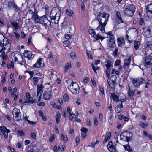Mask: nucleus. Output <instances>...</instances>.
<instances>
[{"mask_svg":"<svg viewBox=\"0 0 152 152\" xmlns=\"http://www.w3.org/2000/svg\"><path fill=\"white\" fill-rule=\"evenodd\" d=\"M109 14L105 13H99L93 21L94 23L98 22L99 24L98 27L96 28L97 30H100L102 33H105V27L108 21Z\"/></svg>","mask_w":152,"mask_h":152,"instance_id":"nucleus-1","label":"nucleus"},{"mask_svg":"<svg viewBox=\"0 0 152 152\" xmlns=\"http://www.w3.org/2000/svg\"><path fill=\"white\" fill-rule=\"evenodd\" d=\"M61 15V12L60 9L58 7L53 8L50 15L52 23L53 24H57Z\"/></svg>","mask_w":152,"mask_h":152,"instance_id":"nucleus-2","label":"nucleus"},{"mask_svg":"<svg viewBox=\"0 0 152 152\" xmlns=\"http://www.w3.org/2000/svg\"><path fill=\"white\" fill-rule=\"evenodd\" d=\"M3 44L4 45L3 48L1 49L0 50V53L1 52H3L4 53H9L10 51L11 45L7 38H4L3 39Z\"/></svg>","mask_w":152,"mask_h":152,"instance_id":"nucleus-3","label":"nucleus"},{"mask_svg":"<svg viewBox=\"0 0 152 152\" xmlns=\"http://www.w3.org/2000/svg\"><path fill=\"white\" fill-rule=\"evenodd\" d=\"M135 8L134 5L131 4H128L126 6L124 12L129 16H132L135 12Z\"/></svg>","mask_w":152,"mask_h":152,"instance_id":"nucleus-4","label":"nucleus"},{"mask_svg":"<svg viewBox=\"0 0 152 152\" xmlns=\"http://www.w3.org/2000/svg\"><path fill=\"white\" fill-rule=\"evenodd\" d=\"M68 89L74 94L79 93L80 88L77 83L75 82H72L68 87Z\"/></svg>","mask_w":152,"mask_h":152,"instance_id":"nucleus-5","label":"nucleus"},{"mask_svg":"<svg viewBox=\"0 0 152 152\" xmlns=\"http://www.w3.org/2000/svg\"><path fill=\"white\" fill-rule=\"evenodd\" d=\"M142 63L147 68L152 66V56L150 55L146 56L143 58Z\"/></svg>","mask_w":152,"mask_h":152,"instance_id":"nucleus-6","label":"nucleus"},{"mask_svg":"<svg viewBox=\"0 0 152 152\" xmlns=\"http://www.w3.org/2000/svg\"><path fill=\"white\" fill-rule=\"evenodd\" d=\"M132 136V133L130 132H124L120 134L121 139L127 142L129 141L131 139Z\"/></svg>","mask_w":152,"mask_h":152,"instance_id":"nucleus-7","label":"nucleus"},{"mask_svg":"<svg viewBox=\"0 0 152 152\" xmlns=\"http://www.w3.org/2000/svg\"><path fill=\"white\" fill-rule=\"evenodd\" d=\"M145 80L142 78H134L132 80V83L136 88H139L140 85L145 83Z\"/></svg>","mask_w":152,"mask_h":152,"instance_id":"nucleus-8","label":"nucleus"},{"mask_svg":"<svg viewBox=\"0 0 152 152\" xmlns=\"http://www.w3.org/2000/svg\"><path fill=\"white\" fill-rule=\"evenodd\" d=\"M142 34L147 37H152V26L147 27L143 28Z\"/></svg>","mask_w":152,"mask_h":152,"instance_id":"nucleus-9","label":"nucleus"},{"mask_svg":"<svg viewBox=\"0 0 152 152\" xmlns=\"http://www.w3.org/2000/svg\"><path fill=\"white\" fill-rule=\"evenodd\" d=\"M13 119L18 121L21 119V113L20 110L16 108L14 109L12 111Z\"/></svg>","mask_w":152,"mask_h":152,"instance_id":"nucleus-10","label":"nucleus"},{"mask_svg":"<svg viewBox=\"0 0 152 152\" xmlns=\"http://www.w3.org/2000/svg\"><path fill=\"white\" fill-rule=\"evenodd\" d=\"M41 24L44 25L48 27L51 26V22L45 16H43L41 17Z\"/></svg>","mask_w":152,"mask_h":152,"instance_id":"nucleus-11","label":"nucleus"},{"mask_svg":"<svg viewBox=\"0 0 152 152\" xmlns=\"http://www.w3.org/2000/svg\"><path fill=\"white\" fill-rule=\"evenodd\" d=\"M12 55H13V58L14 59L15 62H19L18 61V59L20 61L23 60L22 56L18 51L14 52L12 53Z\"/></svg>","mask_w":152,"mask_h":152,"instance_id":"nucleus-12","label":"nucleus"},{"mask_svg":"<svg viewBox=\"0 0 152 152\" xmlns=\"http://www.w3.org/2000/svg\"><path fill=\"white\" fill-rule=\"evenodd\" d=\"M107 46L109 48H114L116 46L114 38H113V37H110V39L107 41Z\"/></svg>","mask_w":152,"mask_h":152,"instance_id":"nucleus-13","label":"nucleus"},{"mask_svg":"<svg viewBox=\"0 0 152 152\" xmlns=\"http://www.w3.org/2000/svg\"><path fill=\"white\" fill-rule=\"evenodd\" d=\"M146 12L149 18H152V4L148 5L146 8Z\"/></svg>","mask_w":152,"mask_h":152,"instance_id":"nucleus-14","label":"nucleus"},{"mask_svg":"<svg viewBox=\"0 0 152 152\" xmlns=\"http://www.w3.org/2000/svg\"><path fill=\"white\" fill-rule=\"evenodd\" d=\"M0 130L1 131L5 138L6 139H7L8 138V133L10 132V130L4 126L0 127Z\"/></svg>","mask_w":152,"mask_h":152,"instance_id":"nucleus-15","label":"nucleus"},{"mask_svg":"<svg viewBox=\"0 0 152 152\" xmlns=\"http://www.w3.org/2000/svg\"><path fill=\"white\" fill-rule=\"evenodd\" d=\"M116 14V20L117 23L118 24L122 23L123 20L121 18V15L120 12L119 11H115Z\"/></svg>","mask_w":152,"mask_h":152,"instance_id":"nucleus-16","label":"nucleus"},{"mask_svg":"<svg viewBox=\"0 0 152 152\" xmlns=\"http://www.w3.org/2000/svg\"><path fill=\"white\" fill-rule=\"evenodd\" d=\"M43 98L45 100H49L52 97L51 91L49 90L45 91L43 94Z\"/></svg>","mask_w":152,"mask_h":152,"instance_id":"nucleus-17","label":"nucleus"},{"mask_svg":"<svg viewBox=\"0 0 152 152\" xmlns=\"http://www.w3.org/2000/svg\"><path fill=\"white\" fill-rule=\"evenodd\" d=\"M131 61V58H129L127 59H125L124 60V63L123 68L124 69H127L129 68V65L130 64Z\"/></svg>","mask_w":152,"mask_h":152,"instance_id":"nucleus-18","label":"nucleus"},{"mask_svg":"<svg viewBox=\"0 0 152 152\" xmlns=\"http://www.w3.org/2000/svg\"><path fill=\"white\" fill-rule=\"evenodd\" d=\"M43 58H39L37 60V62L34 64L33 67L34 68H40L43 66V64L42 63V61Z\"/></svg>","mask_w":152,"mask_h":152,"instance_id":"nucleus-19","label":"nucleus"},{"mask_svg":"<svg viewBox=\"0 0 152 152\" xmlns=\"http://www.w3.org/2000/svg\"><path fill=\"white\" fill-rule=\"evenodd\" d=\"M126 38L129 42L132 43L133 42H134V48L136 50H137L139 48V46L140 44V42L139 41H134L132 40H130L129 39V36L127 34L126 35Z\"/></svg>","mask_w":152,"mask_h":152,"instance_id":"nucleus-20","label":"nucleus"},{"mask_svg":"<svg viewBox=\"0 0 152 152\" xmlns=\"http://www.w3.org/2000/svg\"><path fill=\"white\" fill-rule=\"evenodd\" d=\"M112 141L110 142L107 145V148L110 152H115L116 148L115 145H113Z\"/></svg>","mask_w":152,"mask_h":152,"instance_id":"nucleus-21","label":"nucleus"},{"mask_svg":"<svg viewBox=\"0 0 152 152\" xmlns=\"http://www.w3.org/2000/svg\"><path fill=\"white\" fill-rule=\"evenodd\" d=\"M24 56L25 57L27 58L28 59H31L34 58V56L33 57L32 52L28 50L24 51Z\"/></svg>","mask_w":152,"mask_h":152,"instance_id":"nucleus-22","label":"nucleus"},{"mask_svg":"<svg viewBox=\"0 0 152 152\" xmlns=\"http://www.w3.org/2000/svg\"><path fill=\"white\" fill-rule=\"evenodd\" d=\"M43 86L42 84H38L37 85V96H38V95L40 96V94H42L43 90L42 89L43 88Z\"/></svg>","mask_w":152,"mask_h":152,"instance_id":"nucleus-23","label":"nucleus"},{"mask_svg":"<svg viewBox=\"0 0 152 152\" xmlns=\"http://www.w3.org/2000/svg\"><path fill=\"white\" fill-rule=\"evenodd\" d=\"M8 6L9 8L10 9H12L14 8L18 10L19 9V7L15 4V2L13 1L9 2Z\"/></svg>","mask_w":152,"mask_h":152,"instance_id":"nucleus-24","label":"nucleus"},{"mask_svg":"<svg viewBox=\"0 0 152 152\" xmlns=\"http://www.w3.org/2000/svg\"><path fill=\"white\" fill-rule=\"evenodd\" d=\"M2 56V58H1L2 59V64H0L2 65H4L6 64L5 61L7 59L8 56L7 55L5 54V53L3 52H1V53H0V56Z\"/></svg>","mask_w":152,"mask_h":152,"instance_id":"nucleus-25","label":"nucleus"},{"mask_svg":"<svg viewBox=\"0 0 152 152\" xmlns=\"http://www.w3.org/2000/svg\"><path fill=\"white\" fill-rule=\"evenodd\" d=\"M118 44L119 46H122L124 45L125 41L123 37H121L117 39Z\"/></svg>","mask_w":152,"mask_h":152,"instance_id":"nucleus-26","label":"nucleus"},{"mask_svg":"<svg viewBox=\"0 0 152 152\" xmlns=\"http://www.w3.org/2000/svg\"><path fill=\"white\" fill-rule=\"evenodd\" d=\"M122 101H121V104L118 105L115 107V111L117 113H120L121 110V108L123 107L122 104Z\"/></svg>","mask_w":152,"mask_h":152,"instance_id":"nucleus-27","label":"nucleus"},{"mask_svg":"<svg viewBox=\"0 0 152 152\" xmlns=\"http://www.w3.org/2000/svg\"><path fill=\"white\" fill-rule=\"evenodd\" d=\"M129 88V91H128V95L130 97L132 96L136 95L135 94V91H137V90H131L130 86L128 85Z\"/></svg>","mask_w":152,"mask_h":152,"instance_id":"nucleus-28","label":"nucleus"},{"mask_svg":"<svg viewBox=\"0 0 152 152\" xmlns=\"http://www.w3.org/2000/svg\"><path fill=\"white\" fill-rule=\"evenodd\" d=\"M145 46L146 49L148 50H152V42H148Z\"/></svg>","mask_w":152,"mask_h":152,"instance_id":"nucleus-29","label":"nucleus"},{"mask_svg":"<svg viewBox=\"0 0 152 152\" xmlns=\"http://www.w3.org/2000/svg\"><path fill=\"white\" fill-rule=\"evenodd\" d=\"M35 5L34 4H33V10H34V12L31 14L32 15V17L31 18V19H33L35 17H36L37 15H38L37 12L36 10L35 9Z\"/></svg>","mask_w":152,"mask_h":152,"instance_id":"nucleus-30","label":"nucleus"},{"mask_svg":"<svg viewBox=\"0 0 152 152\" xmlns=\"http://www.w3.org/2000/svg\"><path fill=\"white\" fill-rule=\"evenodd\" d=\"M111 96H110V98H112V99L114 101L116 102H118V96L115 94L111 93Z\"/></svg>","mask_w":152,"mask_h":152,"instance_id":"nucleus-31","label":"nucleus"},{"mask_svg":"<svg viewBox=\"0 0 152 152\" xmlns=\"http://www.w3.org/2000/svg\"><path fill=\"white\" fill-rule=\"evenodd\" d=\"M72 67V66L71 65V63L70 62H69L67 63L66 65L65 66V72H66L68 71L69 69Z\"/></svg>","mask_w":152,"mask_h":152,"instance_id":"nucleus-32","label":"nucleus"},{"mask_svg":"<svg viewBox=\"0 0 152 152\" xmlns=\"http://www.w3.org/2000/svg\"><path fill=\"white\" fill-rule=\"evenodd\" d=\"M139 125L142 128L145 129L148 126V124L147 122L144 123L142 121H140L139 124Z\"/></svg>","mask_w":152,"mask_h":152,"instance_id":"nucleus-33","label":"nucleus"},{"mask_svg":"<svg viewBox=\"0 0 152 152\" xmlns=\"http://www.w3.org/2000/svg\"><path fill=\"white\" fill-rule=\"evenodd\" d=\"M36 23H40L41 24V17H39L38 15L36 17H35L33 19Z\"/></svg>","mask_w":152,"mask_h":152,"instance_id":"nucleus-34","label":"nucleus"},{"mask_svg":"<svg viewBox=\"0 0 152 152\" xmlns=\"http://www.w3.org/2000/svg\"><path fill=\"white\" fill-rule=\"evenodd\" d=\"M124 147L126 150L128 151L129 152H131L133 150L132 149V148L130 147L129 145L127 144L126 145L124 146Z\"/></svg>","mask_w":152,"mask_h":152,"instance_id":"nucleus-35","label":"nucleus"},{"mask_svg":"<svg viewBox=\"0 0 152 152\" xmlns=\"http://www.w3.org/2000/svg\"><path fill=\"white\" fill-rule=\"evenodd\" d=\"M60 117L61 115L60 113L59 112H57L56 113V122L57 124H58L59 122Z\"/></svg>","mask_w":152,"mask_h":152,"instance_id":"nucleus-36","label":"nucleus"},{"mask_svg":"<svg viewBox=\"0 0 152 152\" xmlns=\"http://www.w3.org/2000/svg\"><path fill=\"white\" fill-rule=\"evenodd\" d=\"M12 26L15 28V29H13L14 31H16L18 29L19 27V25L17 22H12Z\"/></svg>","mask_w":152,"mask_h":152,"instance_id":"nucleus-37","label":"nucleus"},{"mask_svg":"<svg viewBox=\"0 0 152 152\" xmlns=\"http://www.w3.org/2000/svg\"><path fill=\"white\" fill-rule=\"evenodd\" d=\"M61 137L62 140L65 142H68V138L66 135H64L63 133H62L61 134Z\"/></svg>","mask_w":152,"mask_h":152,"instance_id":"nucleus-38","label":"nucleus"},{"mask_svg":"<svg viewBox=\"0 0 152 152\" xmlns=\"http://www.w3.org/2000/svg\"><path fill=\"white\" fill-rule=\"evenodd\" d=\"M105 63L106 64L105 66L107 69H109L111 67L112 64L110 61L107 60Z\"/></svg>","mask_w":152,"mask_h":152,"instance_id":"nucleus-39","label":"nucleus"},{"mask_svg":"<svg viewBox=\"0 0 152 152\" xmlns=\"http://www.w3.org/2000/svg\"><path fill=\"white\" fill-rule=\"evenodd\" d=\"M75 115V114L73 113H70L69 116V119L70 121L74 122L75 121L74 116Z\"/></svg>","mask_w":152,"mask_h":152,"instance_id":"nucleus-40","label":"nucleus"},{"mask_svg":"<svg viewBox=\"0 0 152 152\" xmlns=\"http://www.w3.org/2000/svg\"><path fill=\"white\" fill-rule=\"evenodd\" d=\"M39 78L38 77H34L33 78V82L34 84V85H37V84L38 81L39 80Z\"/></svg>","mask_w":152,"mask_h":152,"instance_id":"nucleus-41","label":"nucleus"},{"mask_svg":"<svg viewBox=\"0 0 152 152\" xmlns=\"http://www.w3.org/2000/svg\"><path fill=\"white\" fill-rule=\"evenodd\" d=\"M66 12L67 15L69 16H72V15L73 14V11L72 10H70L69 11L68 9L66 10Z\"/></svg>","mask_w":152,"mask_h":152,"instance_id":"nucleus-42","label":"nucleus"},{"mask_svg":"<svg viewBox=\"0 0 152 152\" xmlns=\"http://www.w3.org/2000/svg\"><path fill=\"white\" fill-rule=\"evenodd\" d=\"M33 98L32 97H28L26 99L25 101V103H33L32 101Z\"/></svg>","mask_w":152,"mask_h":152,"instance_id":"nucleus-43","label":"nucleus"},{"mask_svg":"<svg viewBox=\"0 0 152 152\" xmlns=\"http://www.w3.org/2000/svg\"><path fill=\"white\" fill-rule=\"evenodd\" d=\"M38 149L36 147H34L30 149L28 152H38Z\"/></svg>","mask_w":152,"mask_h":152,"instance_id":"nucleus-44","label":"nucleus"},{"mask_svg":"<svg viewBox=\"0 0 152 152\" xmlns=\"http://www.w3.org/2000/svg\"><path fill=\"white\" fill-rule=\"evenodd\" d=\"M104 38V37L100 36L99 34H97L95 37V39L97 40L100 39L101 41H102Z\"/></svg>","mask_w":152,"mask_h":152,"instance_id":"nucleus-45","label":"nucleus"},{"mask_svg":"<svg viewBox=\"0 0 152 152\" xmlns=\"http://www.w3.org/2000/svg\"><path fill=\"white\" fill-rule=\"evenodd\" d=\"M8 68L9 69H11L12 68H13L14 67V63L13 61H11L10 63L7 64Z\"/></svg>","mask_w":152,"mask_h":152,"instance_id":"nucleus-46","label":"nucleus"},{"mask_svg":"<svg viewBox=\"0 0 152 152\" xmlns=\"http://www.w3.org/2000/svg\"><path fill=\"white\" fill-rule=\"evenodd\" d=\"M89 34L92 36L94 37L96 35V33L94 30L91 29L89 30Z\"/></svg>","mask_w":152,"mask_h":152,"instance_id":"nucleus-47","label":"nucleus"},{"mask_svg":"<svg viewBox=\"0 0 152 152\" xmlns=\"http://www.w3.org/2000/svg\"><path fill=\"white\" fill-rule=\"evenodd\" d=\"M111 136V134L110 132H107L106 134L105 138L107 140L110 139Z\"/></svg>","mask_w":152,"mask_h":152,"instance_id":"nucleus-48","label":"nucleus"},{"mask_svg":"<svg viewBox=\"0 0 152 152\" xmlns=\"http://www.w3.org/2000/svg\"><path fill=\"white\" fill-rule=\"evenodd\" d=\"M86 3H84V2H81V10L83 11H84L86 7H85V4Z\"/></svg>","mask_w":152,"mask_h":152,"instance_id":"nucleus-49","label":"nucleus"},{"mask_svg":"<svg viewBox=\"0 0 152 152\" xmlns=\"http://www.w3.org/2000/svg\"><path fill=\"white\" fill-rule=\"evenodd\" d=\"M55 137L53 134H51V135L50 137L49 140L50 142H52L55 140Z\"/></svg>","mask_w":152,"mask_h":152,"instance_id":"nucleus-50","label":"nucleus"},{"mask_svg":"<svg viewBox=\"0 0 152 152\" xmlns=\"http://www.w3.org/2000/svg\"><path fill=\"white\" fill-rule=\"evenodd\" d=\"M63 98L64 100L65 101L67 102L69 99L68 96L66 94L64 95Z\"/></svg>","mask_w":152,"mask_h":152,"instance_id":"nucleus-51","label":"nucleus"},{"mask_svg":"<svg viewBox=\"0 0 152 152\" xmlns=\"http://www.w3.org/2000/svg\"><path fill=\"white\" fill-rule=\"evenodd\" d=\"M81 130L82 132L87 133L88 132V129L84 127H82Z\"/></svg>","mask_w":152,"mask_h":152,"instance_id":"nucleus-52","label":"nucleus"},{"mask_svg":"<svg viewBox=\"0 0 152 152\" xmlns=\"http://www.w3.org/2000/svg\"><path fill=\"white\" fill-rule=\"evenodd\" d=\"M94 125L96 126H97L98 125V121L96 117H95L94 118Z\"/></svg>","mask_w":152,"mask_h":152,"instance_id":"nucleus-53","label":"nucleus"},{"mask_svg":"<svg viewBox=\"0 0 152 152\" xmlns=\"http://www.w3.org/2000/svg\"><path fill=\"white\" fill-rule=\"evenodd\" d=\"M70 56L72 59H74L76 57L75 53L74 52H72L70 54Z\"/></svg>","mask_w":152,"mask_h":152,"instance_id":"nucleus-54","label":"nucleus"},{"mask_svg":"<svg viewBox=\"0 0 152 152\" xmlns=\"http://www.w3.org/2000/svg\"><path fill=\"white\" fill-rule=\"evenodd\" d=\"M14 33L15 35V36L16 39H19L20 37V34L16 32H14Z\"/></svg>","mask_w":152,"mask_h":152,"instance_id":"nucleus-55","label":"nucleus"},{"mask_svg":"<svg viewBox=\"0 0 152 152\" xmlns=\"http://www.w3.org/2000/svg\"><path fill=\"white\" fill-rule=\"evenodd\" d=\"M116 78V77L115 75H112L111 76V79L113 82V83H114L115 82V80Z\"/></svg>","mask_w":152,"mask_h":152,"instance_id":"nucleus-56","label":"nucleus"},{"mask_svg":"<svg viewBox=\"0 0 152 152\" xmlns=\"http://www.w3.org/2000/svg\"><path fill=\"white\" fill-rule=\"evenodd\" d=\"M118 50L117 48H115V51L113 52V55L115 56H116L117 54V52Z\"/></svg>","mask_w":152,"mask_h":152,"instance_id":"nucleus-57","label":"nucleus"},{"mask_svg":"<svg viewBox=\"0 0 152 152\" xmlns=\"http://www.w3.org/2000/svg\"><path fill=\"white\" fill-rule=\"evenodd\" d=\"M121 61L119 60H117L115 61V65L116 66H118L120 65Z\"/></svg>","mask_w":152,"mask_h":152,"instance_id":"nucleus-58","label":"nucleus"},{"mask_svg":"<svg viewBox=\"0 0 152 152\" xmlns=\"http://www.w3.org/2000/svg\"><path fill=\"white\" fill-rule=\"evenodd\" d=\"M32 8H33L32 10L30 9L28 10V12L27 13L29 14H32L33 12H34V10H33V5L32 7Z\"/></svg>","mask_w":152,"mask_h":152,"instance_id":"nucleus-59","label":"nucleus"},{"mask_svg":"<svg viewBox=\"0 0 152 152\" xmlns=\"http://www.w3.org/2000/svg\"><path fill=\"white\" fill-rule=\"evenodd\" d=\"M17 133H18L20 136H23L24 135V133L22 131H18Z\"/></svg>","mask_w":152,"mask_h":152,"instance_id":"nucleus-60","label":"nucleus"},{"mask_svg":"<svg viewBox=\"0 0 152 152\" xmlns=\"http://www.w3.org/2000/svg\"><path fill=\"white\" fill-rule=\"evenodd\" d=\"M99 91L101 92L102 93V94L104 95V91L103 88L101 86H100L99 87Z\"/></svg>","mask_w":152,"mask_h":152,"instance_id":"nucleus-61","label":"nucleus"},{"mask_svg":"<svg viewBox=\"0 0 152 152\" xmlns=\"http://www.w3.org/2000/svg\"><path fill=\"white\" fill-rule=\"evenodd\" d=\"M31 137L33 138L34 139H35L36 138V135L35 133H33V132L31 133Z\"/></svg>","mask_w":152,"mask_h":152,"instance_id":"nucleus-62","label":"nucleus"},{"mask_svg":"<svg viewBox=\"0 0 152 152\" xmlns=\"http://www.w3.org/2000/svg\"><path fill=\"white\" fill-rule=\"evenodd\" d=\"M72 35L70 34H66L65 35V38L66 39H69L71 37Z\"/></svg>","mask_w":152,"mask_h":152,"instance_id":"nucleus-63","label":"nucleus"},{"mask_svg":"<svg viewBox=\"0 0 152 152\" xmlns=\"http://www.w3.org/2000/svg\"><path fill=\"white\" fill-rule=\"evenodd\" d=\"M37 104L39 106H44L45 105V103L43 102H38Z\"/></svg>","mask_w":152,"mask_h":152,"instance_id":"nucleus-64","label":"nucleus"}]
</instances>
